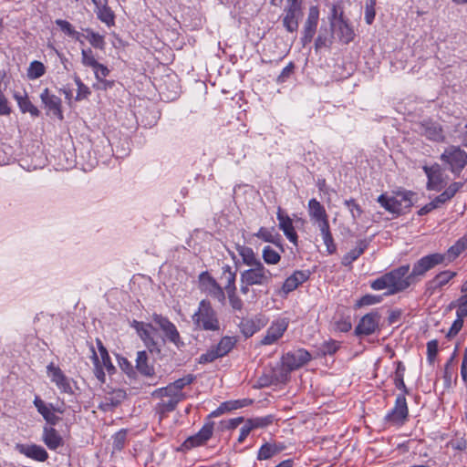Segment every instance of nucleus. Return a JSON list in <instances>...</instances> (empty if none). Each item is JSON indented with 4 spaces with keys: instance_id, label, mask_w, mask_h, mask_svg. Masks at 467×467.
I'll return each instance as SVG.
<instances>
[{
    "instance_id": "obj_55",
    "label": "nucleus",
    "mask_w": 467,
    "mask_h": 467,
    "mask_svg": "<svg viewBox=\"0 0 467 467\" xmlns=\"http://www.w3.org/2000/svg\"><path fill=\"white\" fill-rule=\"evenodd\" d=\"M381 301L380 296L366 295L362 296L357 303V306H371Z\"/></svg>"
},
{
    "instance_id": "obj_41",
    "label": "nucleus",
    "mask_w": 467,
    "mask_h": 467,
    "mask_svg": "<svg viewBox=\"0 0 467 467\" xmlns=\"http://www.w3.org/2000/svg\"><path fill=\"white\" fill-rule=\"evenodd\" d=\"M240 330L245 337H252L260 329V326L253 319H242L239 324Z\"/></svg>"
},
{
    "instance_id": "obj_50",
    "label": "nucleus",
    "mask_w": 467,
    "mask_h": 467,
    "mask_svg": "<svg viewBox=\"0 0 467 467\" xmlns=\"http://www.w3.org/2000/svg\"><path fill=\"white\" fill-rule=\"evenodd\" d=\"M376 0H368L365 5V20L368 25H371L374 21Z\"/></svg>"
},
{
    "instance_id": "obj_61",
    "label": "nucleus",
    "mask_w": 467,
    "mask_h": 467,
    "mask_svg": "<svg viewBox=\"0 0 467 467\" xmlns=\"http://www.w3.org/2000/svg\"><path fill=\"white\" fill-rule=\"evenodd\" d=\"M462 186L463 182H452L446 188L444 192L446 193L447 197H449L450 200H451L455 196V194L462 188Z\"/></svg>"
},
{
    "instance_id": "obj_13",
    "label": "nucleus",
    "mask_w": 467,
    "mask_h": 467,
    "mask_svg": "<svg viewBox=\"0 0 467 467\" xmlns=\"http://www.w3.org/2000/svg\"><path fill=\"white\" fill-rule=\"evenodd\" d=\"M318 17L319 11L317 7L311 6L309 8L308 16L304 26L303 36L301 38L302 45L304 47L312 41V38L316 34Z\"/></svg>"
},
{
    "instance_id": "obj_34",
    "label": "nucleus",
    "mask_w": 467,
    "mask_h": 467,
    "mask_svg": "<svg viewBox=\"0 0 467 467\" xmlns=\"http://www.w3.org/2000/svg\"><path fill=\"white\" fill-rule=\"evenodd\" d=\"M92 2L96 5V7H97L96 13H97L98 18L101 22L105 23L108 26H113L115 16H114V13L112 12V10L107 5H99L98 4L97 0H92Z\"/></svg>"
},
{
    "instance_id": "obj_25",
    "label": "nucleus",
    "mask_w": 467,
    "mask_h": 467,
    "mask_svg": "<svg viewBox=\"0 0 467 467\" xmlns=\"http://www.w3.org/2000/svg\"><path fill=\"white\" fill-rule=\"evenodd\" d=\"M414 193L411 192H399L392 197L393 205L395 207L394 213H400L403 209L412 206V197Z\"/></svg>"
},
{
    "instance_id": "obj_7",
    "label": "nucleus",
    "mask_w": 467,
    "mask_h": 467,
    "mask_svg": "<svg viewBox=\"0 0 467 467\" xmlns=\"http://www.w3.org/2000/svg\"><path fill=\"white\" fill-rule=\"evenodd\" d=\"M442 161L448 163L453 173H460L467 164V154L458 147H450L441 154Z\"/></svg>"
},
{
    "instance_id": "obj_29",
    "label": "nucleus",
    "mask_w": 467,
    "mask_h": 467,
    "mask_svg": "<svg viewBox=\"0 0 467 467\" xmlns=\"http://www.w3.org/2000/svg\"><path fill=\"white\" fill-rule=\"evenodd\" d=\"M153 397L157 398H167L172 400H176L177 402H180L185 398V395L176 389H173V385L170 384L166 388H161L152 392Z\"/></svg>"
},
{
    "instance_id": "obj_33",
    "label": "nucleus",
    "mask_w": 467,
    "mask_h": 467,
    "mask_svg": "<svg viewBox=\"0 0 467 467\" xmlns=\"http://www.w3.org/2000/svg\"><path fill=\"white\" fill-rule=\"evenodd\" d=\"M301 10L291 8L285 9V16L283 18V25L288 32H295L298 28L297 16Z\"/></svg>"
},
{
    "instance_id": "obj_17",
    "label": "nucleus",
    "mask_w": 467,
    "mask_h": 467,
    "mask_svg": "<svg viewBox=\"0 0 467 467\" xmlns=\"http://www.w3.org/2000/svg\"><path fill=\"white\" fill-rule=\"evenodd\" d=\"M423 171L428 178L427 189L430 191H441L442 187V174L439 164L423 166Z\"/></svg>"
},
{
    "instance_id": "obj_54",
    "label": "nucleus",
    "mask_w": 467,
    "mask_h": 467,
    "mask_svg": "<svg viewBox=\"0 0 467 467\" xmlns=\"http://www.w3.org/2000/svg\"><path fill=\"white\" fill-rule=\"evenodd\" d=\"M254 236H256L257 238H259L265 242L275 243V236L273 233V230H270V229H267L265 227H261L259 229V231L256 234H254Z\"/></svg>"
},
{
    "instance_id": "obj_18",
    "label": "nucleus",
    "mask_w": 467,
    "mask_h": 467,
    "mask_svg": "<svg viewBox=\"0 0 467 467\" xmlns=\"http://www.w3.org/2000/svg\"><path fill=\"white\" fill-rule=\"evenodd\" d=\"M276 217L279 223V229L283 231L284 234L291 243L296 245L298 237L295 231L292 219L287 214H285L280 207L278 208Z\"/></svg>"
},
{
    "instance_id": "obj_51",
    "label": "nucleus",
    "mask_w": 467,
    "mask_h": 467,
    "mask_svg": "<svg viewBox=\"0 0 467 467\" xmlns=\"http://www.w3.org/2000/svg\"><path fill=\"white\" fill-rule=\"evenodd\" d=\"M345 205L348 208L354 222L361 216L363 211L354 199L346 200Z\"/></svg>"
},
{
    "instance_id": "obj_46",
    "label": "nucleus",
    "mask_w": 467,
    "mask_h": 467,
    "mask_svg": "<svg viewBox=\"0 0 467 467\" xmlns=\"http://www.w3.org/2000/svg\"><path fill=\"white\" fill-rule=\"evenodd\" d=\"M87 35L85 36L86 39L90 43V45L96 48L103 49L105 46V41L103 36L96 33L90 29H86Z\"/></svg>"
},
{
    "instance_id": "obj_39",
    "label": "nucleus",
    "mask_w": 467,
    "mask_h": 467,
    "mask_svg": "<svg viewBox=\"0 0 467 467\" xmlns=\"http://www.w3.org/2000/svg\"><path fill=\"white\" fill-rule=\"evenodd\" d=\"M236 339L233 337H223L213 348L220 358L227 355L234 347Z\"/></svg>"
},
{
    "instance_id": "obj_16",
    "label": "nucleus",
    "mask_w": 467,
    "mask_h": 467,
    "mask_svg": "<svg viewBox=\"0 0 467 467\" xmlns=\"http://www.w3.org/2000/svg\"><path fill=\"white\" fill-rule=\"evenodd\" d=\"M307 209L311 221L317 223L318 228L323 227V223L329 224L326 209L317 199L309 200Z\"/></svg>"
},
{
    "instance_id": "obj_60",
    "label": "nucleus",
    "mask_w": 467,
    "mask_h": 467,
    "mask_svg": "<svg viewBox=\"0 0 467 467\" xmlns=\"http://www.w3.org/2000/svg\"><path fill=\"white\" fill-rule=\"evenodd\" d=\"M193 379H194V378L192 375H187L186 377H183L182 379L175 380L171 384L173 385V389H176L182 391V389L185 386L190 385L193 381Z\"/></svg>"
},
{
    "instance_id": "obj_47",
    "label": "nucleus",
    "mask_w": 467,
    "mask_h": 467,
    "mask_svg": "<svg viewBox=\"0 0 467 467\" xmlns=\"http://www.w3.org/2000/svg\"><path fill=\"white\" fill-rule=\"evenodd\" d=\"M252 429L265 428L274 421V416L267 415L247 420Z\"/></svg>"
},
{
    "instance_id": "obj_1",
    "label": "nucleus",
    "mask_w": 467,
    "mask_h": 467,
    "mask_svg": "<svg viewBox=\"0 0 467 467\" xmlns=\"http://www.w3.org/2000/svg\"><path fill=\"white\" fill-rule=\"evenodd\" d=\"M192 319L198 330L210 332L220 331L221 325L218 314L208 300L202 299L199 303L198 308L192 315Z\"/></svg>"
},
{
    "instance_id": "obj_31",
    "label": "nucleus",
    "mask_w": 467,
    "mask_h": 467,
    "mask_svg": "<svg viewBox=\"0 0 467 467\" xmlns=\"http://www.w3.org/2000/svg\"><path fill=\"white\" fill-rule=\"evenodd\" d=\"M367 247L368 242L366 240L358 241L357 246L343 256L342 264L346 266L350 265L364 253Z\"/></svg>"
},
{
    "instance_id": "obj_28",
    "label": "nucleus",
    "mask_w": 467,
    "mask_h": 467,
    "mask_svg": "<svg viewBox=\"0 0 467 467\" xmlns=\"http://www.w3.org/2000/svg\"><path fill=\"white\" fill-rule=\"evenodd\" d=\"M235 249L240 257L242 258L243 264L247 265L248 267L262 263L251 247L236 244Z\"/></svg>"
},
{
    "instance_id": "obj_26",
    "label": "nucleus",
    "mask_w": 467,
    "mask_h": 467,
    "mask_svg": "<svg viewBox=\"0 0 467 467\" xmlns=\"http://www.w3.org/2000/svg\"><path fill=\"white\" fill-rule=\"evenodd\" d=\"M43 441L49 450H57L63 444V440L61 436L52 427L44 428Z\"/></svg>"
},
{
    "instance_id": "obj_12",
    "label": "nucleus",
    "mask_w": 467,
    "mask_h": 467,
    "mask_svg": "<svg viewBox=\"0 0 467 467\" xmlns=\"http://www.w3.org/2000/svg\"><path fill=\"white\" fill-rule=\"evenodd\" d=\"M132 327L150 352H161L158 343L154 340L152 333L155 330L152 325L134 320Z\"/></svg>"
},
{
    "instance_id": "obj_40",
    "label": "nucleus",
    "mask_w": 467,
    "mask_h": 467,
    "mask_svg": "<svg viewBox=\"0 0 467 467\" xmlns=\"http://www.w3.org/2000/svg\"><path fill=\"white\" fill-rule=\"evenodd\" d=\"M178 403L179 402L176 400L170 399L164 400L162 398L161 401L156 406V412L159 415L160 420H161L168 412L174 410Z\"/></svg>"
},
{
    "instance_id": "obj_9",
    "label": "nucleus",
    "mask_w": 467,
    "mask_h": 467,
    "mask_svg": "<svg viewBox=\"0 0 467 467\" xmlns=\"http://www.w3.org/2000/svg\"><path fill=\"white\" fill-rule=\"evenodd\" d=\"M47 372L51 381L56 384L61 392L67 394L73 393L71 379L64 374L59 367L56 366L54 363H50L47 367Z\"/></svg>"
},
{
    "instance_id": "obj_15",
    "label": "nucleus",
    "mask_w": 467,
    "mask_h": 467,
    "mask_svg": "<svg viewBox=\"0 0 467 467\" xmlns=\"http://www.w3.org/2000/svg\"><path fill=\"white\" fill-rule=\"evenodd\" d=\"M380 316L377 312L365 315L355 328L357 335L368 336L373 334L379 327Z\"/></svg>"
},
{
    "instance_id": "obj_57",
    "label": "nucleus",
    "mask_w": 467,
    "mask_h": 467,
    "mask_svg": "<svg viewBox=\"0 0 467 467\" xmlns=\"http://www.w3.org/2000/svg\"><path fill=\"white\" fill-rule=\"evenodd\" d=\"M456 315L458 317L462 318L467 317V295H463L458 299Z\"/></svg>"
},
{
    "instance_id": "obj_49",
    "label": "nucleus",
    "mask_w": 467,
    "mask_h": 467,
    "mask_svg": "<svg viewBox=\"0 0 467 467\" xmlns=\"http://www.w3.org/2000/svg\"><path fill=\"white\" fill-rule=\"evenodd\" d=\"M91 350H92V358H93V363H94L95 376L97 377V379L99 380H100L101 382H104L105 381V373L103 370L104 367L101 366L100 360L93 348H91Z\"/></svg>"
},
{
    "instance_id": "obj_44",
    "label": "nucleus",
    "mask_w": 467,
    "mask_h": 467,
    "mask_svg": "<svg viewBox=\"0 0 467 467\" xmlns=\"http://www.w3.org/2000/svg\"><path fill=\"white\" fill-rule=\"evenodd\" d=\"M262 257L267 265H276L281 260L279 253L269 245L263 249Z\"/></svg>"
},
{
    "instance_id": "obj_32",
    "label": "nucleus",
    "mask_w": 467,
    "mask_h": 467,
    "mask_svg": "<svg viewBox=\"0 0 467 467\" xmlns=\"http://www.w3.org/2000/svg\"><path fill=\"white\" fill-rule=\"evenodd\" d=\"M235 278L236 273L232 270L230 265H225L222 267L221 280L224 282L226 293L236 291Z\"/></svg>"
},
{
    "instance_id": "obj_3",
    "label": "nucleus",
    "mask_w": 467,
    "mask_h": 467,
    "mask_svg": "<svg viewBox=\"0 0 467 467\" xmlns=\"http://www.w3.org/2000/svg\"><path fill=\"white\" fill-rule=\"evenodd\" d=\"M241 279L246 284L254 285H268L273 278V274L268 270L263 263H259L241 273Z\"/></svg>"
},
{
    "instance_id": "obj_37",
    "label": "nucleus",
    "mask_w": 467,
    "mask_h": 467,
    "mask_svg": "<svg viewBox=\"0 0 467 467\" xmlns=\"http://www.w3.org/2000/svg\"><path fill=\"white\" fill-rule=\"evenodd\" d=\"M55 24L60 28V30L67 35V36L83 43L81 40L82 35L78 32L74 26L67 20L64 19H57Z\"/></svg>"
},
{
    "instance_id": "obj_5",
    "label": "nucleus",
    "mask_w": 467,
    "mask_h": 467,
    "mask_svg": "<svg viewBox=\"0 0 467 467\" xmlns=\"http://www.w3.org/2000/svg\"><path fill=\"white\" fill-rule=\"evenodd\" d=\"M409 416V409L404 394L397 396L393 409L385 416L386 422L401 426L405 423Z\"/></svg>"
},
{
    "instance_id": "obj_10",
    "label": "nucleus",
    "mask_w": 467,
    "mask_h": 467,
    "mask_svg": "<svg viewBox=\"0 0 467 467\" xmlns=\"http://www.w3.org/2000/svg\"><path fill=\"white\" fill-rule=\"evenodd\" d=\"M199 281L203 291L217 299L219 302H224L225 294L223 288L208 274V272H202L199 275Z\"/></svg>"
},
{
    "instance_id": "obj_27",
    "label": "nucleus",
    "mask_w": 467,
    "mask_h": 467,
    "mask_svg": "<svg viewBox=\"0 0 467 467\" xmlns=\"http://www.w3.org/2000/svg\"><path fill=\"white\" fill-rule=\"evenodd\" d=\"M125 398L126 393L124 390L119 389H114L105 397L104 401L100 404V408L104 410H110L119 406Z\"/></svg>"
},
{
    "instance_id": "obj_58",
    "label": "nucleus",
    "mask_w": 467,
    "mask_h": 467,
    "mask_svg": "<svg viewBox=\"0 0 467 467\" xmlns=\"http://www.w3.org/2000/svg\"><path fill=\"white\" fill-rule=\"evenodd\" d=\"M220 358L215 349L213 348L210 350H208L206 353L202 354L199 358V363L201 364H206L213 362L216 358Z\"/></svg>"
},
{
    "instance_id": "obj_2",
    "label": "nucleus",
    "mask_w": 467,
    "mask_h": 467,
    "mask_svg": "<svg viewBox=\"0 0 467 467\" xmlns=\"http://www.w3.org/2000/svg\"><path fill=\"white\" fill-rule=\"evenodd\" d=\"M410 265H401L389 273H387V278L389 285V294H395L408 288L412 283L413 278H410Z\"/></svg>"
},
{
    "instance_id": "obj_53",
    "label": "nucleus",
    "mask_w": 467,
    "mask_h": 467,
    "mask_svg": "<svg viewBox=\"0 0 467 467\" xmlns=\"http://www.w3.org/2000/svg\"><path fill=\"white\" fill-rule=\"evenodd\" d=\"M332 36H329L327 33L323 34L320 32L315 42L316 49L318 50L322 47H329L332 44Z\"/></svg>"
},
{
    "instance_id": "obj_62",
    "label": "nucleus",
    "mask_w": 467,
    "mask_h": 467,
    "mask_svg": "<svg viewBox=\"0 0 467 467\" xmlns=\"http://www.w3.org/2000/svg\"><path fill=\"white\" fill-rule=\"evenodd\" d=\"M231 306L234 310H241L243 308V301L236 296V291L227 293Z\"/></svg>"
},
{
    "instance_id": "obj_24",
    "label": "nucleus",
    "mask_w": 467,
    "mask_h": 467,
    "mask_svg": "<svg viewBox=\"0 0 467 467\" xmlns=\"http://www.w3.org/2000/svg\"><path fill=\"white\" fill-rule=\"evenodd\" d=\"M466 248L467 234L451 245L445 254H441V255L445 256L444 265H447L449 263L455 260Z\"/></svg>"
},
{
    "instance_id": "obj_45",
    "label": "nucleus",
    "mask_w": 467,
    "mask_h": 467,
    "mask_svg": "<svg viewBox=\"0 0 467 467\" xmlns=\"http://www.w3.org/2000/svg\"><path fill=\"white\" fill-rule=\"evenodd\" d=\"M46 72L45 66L42 62L33 61L31 62L28 69H27V77L30 79H36L42 77Z\"/></svg>"
},
{
    "instance_id": "obj_43",
    "label": "nucleus",
    "mask_w": 467,
    "mask_h": 467,
    "mask_svg": "<svg viewBox=\"0 0 467 467\" xmlns=\"http://www.w3.org/2000/svg\"><path fill=\"white\" fill-rule=\"evenodd\" d=\"M97 345H98V348H99V355L101 358V361H100L101 366L104 367L109 372H110L111 370H114L115 368L110 361V358L108 353V350L103 346L101 340L97 339Z\"/></svg>"
},
{
    "instance_id": "obj_35",
    "label": "nucleus",
    "mask_w": 467,
    "mask_h": 467,
    "mask_svg": "<svg viewBox=\"0 0 467 467\" xmlns=\"http://www.w3.org/2000/svg\"><path fill=\"white\" fill-rule=\"evenodd\" d=\"M422 132L431 140L440 141L443 139L442 130L437 123L426 122L422 124Z\"/></svg>"
},
{
    "instance_id": "obj_11",
    "label": "nucleus",
    "mask_w": 467,
    "mask_h": 467,
    "mask_svg": "<svg viewBox=\"0 0 467 467\" xmlns=\"http://www.w3.org/2000/svg\"><path fill=\"white\" fill-rule=\"evenodd\" d=\"M289 325L287 318H278L272 322L271 326L267 328L265 336L262 338V345H272L281 338L286 331Z\"/></svg>"
},
{
    "instance_id": "obj_56",
    "label": "nucleus",
    "mask_w": 467,
    "mask_h": 467,
    "mask_svg": "<svg viewBox=\"0 0 467 467\" xmlns=\"http://www.w3.org/2000/svg\"><path fill=\"white\" fill-rule=\"evenodd\" d=\"M127 432L126 431H119L113 437V447L116 450H121L126 441Z\"/></svg>"
},
{
    "instance_id": "obj_6",
    "label": "nucleus",
    "mask_w": 467,
    "mask_h": 467,
    "mask_svg": "<svg viewBox=\"0 0 467 467\" xmlns=\"http://www.w3.org/2000/svg\"><path fill=\"white\" fill-rule=\"evenodd\" d=\"M311 359L310 353L304 349L298 348L289 351L283 355L281 360L282 365L287 372L296 370L306 365Z\"/></svg>"
},
{
    "instance_id": "obj_38",
    "label": "nucleus",
    "mask_w": 467,
    "mask_h": 467,
    "mask_svg": "<svg viewBox=\"0 0 467 467\" xmlns=\"http://www.w3.org/2000/svg\"><path fill=\"white\" fill-rule=\"evenodd\" d=\"M283 445H277L275 443H265L264 444L259 451H258V460H267L273 457L274 455L277 454L281 451L284 450Z\"/></svg>"
},
{
    "instance_id": "obj_36",
    "label": "nucleus",
    "mask_w": 467,
    "mask_h": 467,
    "mask_svg": "<svg viewBox=\"0 0 467 467\" xmlns=\"http://www.w3.org/2000/svg\"><path fill=\"white\" fill-rule=\"evenodd\" d=\"M136 368L140 373L145 376H152L154 373L153 367L148 362V355L146 351H139L136 358Z\"/></svg>"
},
{
    "instance_id": "obj_52",
    "label": "nucleus",
    "mask_w": 467,
    "mask_h": 467,
    "mask_svg": "<svg viewBox=\"0 0 467 467\" xmlns=\"http://www.w3.org/2000/svg\"><path fill=\"white\" fill-rule=\"evenodd\" d=\"M75 82L78 86L76 100H82L86 99L90 94L88 87L86 86L78 77H75Z\"/></svg>"
},
{
    "instance_id": "obj_42",
    "label": "nucleus",
    "mask_w": 467,
    "mask_h": 467,
    "mask_svg": "<svg viewBox=\"0 0 467 467\" xmlns=\"http://www.w3.org/2000/svg\"><path fill=\"white\" fill-rule=\"evenodd\" d=\"M325 245L329 254H333L336 251V244H334L333 237L330 232L329 224H323V227L319 228Z\"/></svg>"
},
{
    "instance_id": "obj_4",
    "label": "nucleus",
    "mask_w": 467,
    "mask_h": 467,
    "mask_svg": "<svg viewBox=\"0 0 467 467\" xmlns=\"http://www.w3.org/2000/svg\"><path fill=\"white\" fill-rule=\"evenodd\" d=\"M444 263L445 256L441 255V254L435 253L425 255L413 265L410 278H413L414 282H417L420 277H423L429 270L438 265H444Z\"/></svg>"
},
{
    "instance_id": "obj_21",
    "label": "nucleus",
    "mask_w": 467,
    "mask_h": 467,
    "mask_svg": "<svg viewBox=\"0 0 467 467\" xmlns=\"http://www.w3.org/2000/svg\"><path fill=\"white\" fill-rule=\"evenodd\" d=\"M40 99L45 107L58 119H63L61 110V99L54 94H51L48 88H45L40 94Z\"/></svg>"
},
{
    "instance_id": "obj_19",
    "label": "nucleus",
    "mask_w": 467,
    "mask_h": 467,
    "mask_svg": "<svg viewBox=\"0 0 467 467\" xmlns=\"http://www.w3.org/2000/svg\"><path fill=\"white\" fill-rule=\"evenodd\" d=\"M34 405L37 409V411L43 416L45 420L50 425H56L60 418L55 414L56 411L62 413L63 411L59 409H54L51 404H46L39 397H36L34 400Z\"/></svg>"
},
{
    "instance_id": "obj_30",
    "label": "nucleus",
    "mask_w": 467,
    "mask_h": 467,
    "mask_svg": "<svg viewBox=\"0 0 467 467\" xmlns=\"http://www.w3.org/2000/svg\"><path fill=\"white\" fill-rule=\"evenodd\" d=\"M14 98L16 100L20 110L23 113H30L33 117H38L39 116V110L36 107H35L32 102L29 100L26 94L21 95L19 93H15Z\"/></svg>"
},
{
    "instance_id": "obj_20",
    "label": "nucleus",
    "mask_w": 467,
    "mask_h": 467,
    "mask_svg": "<svg viewBox=\"0 0 467 467\" xmlns=\"http://www.w3.org/2000/svg\"><path fill=\"white\" fill-rule=\"evenodd\" d=\"M16 450L21 454H24L25 456L36 461L45 462L48 458V453L47 451L43 447L36 444L26 445L17 443L16 445Z\"/></svg>"
},
{
    "instance_id": "obj_23",
    "label": "nucleus",
    "mask_w": 467,
    "mask_h": 467,
    "mask_svg": "<svg viewBox=\"0 0 467 467\" xmlns=\"http://www.w3.org/2000/svg\"><path fill=\"white\" fill-rule=\"evenodd\" d=\"M457 275L456 272L445 270L437 274L431 281L428 282V290H437L446 285L452 278Z\"/></svg>"
},
{
    "instance_id": "obj_14",
    "label": "nucleus",
    "mask_w": 467,
    "mask_h": 467,
    "mask_svg": "<svg viewBox=\"0 0 467 467\" xmlns=\"http://www.w3.org/2000/svg\"><path fill=\"white\" fill-rule=\"evenodd\" d=\"M331 27L342 43L348 44L354 39L355 32L342 16L333 18Z\"/></svg>"
},
{
    "instance_id": "obj_22",
    "label": "nucleus",
    "mask_w": 467,
    "mask_h": 467,
    "mask_svg": "<svg viewBox=\"0 0 467 467\" xmlns=\"http://www.w3.org/2000/svg\"><path fill=\"white\" fill-rule=\"evenodd\" d=\"M213 430V423H207L205 424L197 434L189 437L185 442L184 445L186 448H192L195 446H199L203 444L206 441H208L212 434Z\"/></svg>"
},
{
    "instance_id": "obj_8",
    "label": "nucleus",
    "mask_w": 467,
    "mask_h": 467,
    "mask_svg": "<svg viewBox=\"0 0 467 467\" xmlns=\"http://www.w3.org/2000/svg\"><path fill=\"white\" fill-rule=\"evenodd\" d=\"M152 320L163 331L167 339L173 343L178 348L184 345L177 327L167 317H162L161 315L154 314L152 316Z\"/></svg>"
},
{
    "instance_id": "obj_48",
    "label": "nucleus",
    "mask_w": 467,
    "mask_h": 467,
    "mask_svg": "<svg viewBox=\"0 0 467 467\" xmlns=\"http://www.w3.org/2000/svg\"><path fill=\"white\" fill-rule=\"evenodd\" d=\"M81 57L82 64L86 67L95 68L99 65V62L93 56V52L90 48L82 49Z\"/></svg>"
},
{
    "instance_id": "obj_59",
    "label": "nucleus",
    "mask_w": 467,
    "mask_h": 467,
    "mask_svg": "<svg viewBox=\"0 0 467 467\" xmlns=\"http://www.w3.org/2000/svg\"><path fill=\"white\" fill-rule=\"evenodd\" d=\"M371 288L374 290H382V289H389V282L386 274L381 277L374 280L371 283Z\"/></svg>"
},
{
    "instance_id": "obj_63",
    "label": "nucleus",
    "mask_w": 467,
    "mask_h": 467,
    "mask_svg": "<svg viewBox=\"0 0 467 467\" xmlns=\"http://www.w3.org/2000/svg\"><path fill=\"white\" fill-rule=\"evenodd\" d=\"M462 326H463V318L457 317V318L452 323V325L447 334V337H455L459 333V331L462 329Z\"/></svg>"
},
{
    "instance_id": "obj_64",
    "label": "nucleus",
    "mask_w": 467,
    "mask_h": 467,
    "mask_svg": "<svg viewBox=\"0 0 467 467\" xmlns=\"http://www.w3.org/2000/svg\"><path fill=\"white\" fill-rule=\"evenodd\" d=\"M93 70L97 80H102V78H106L109 74V69L100 63Z\"/></svg>"
}]
</instances>
